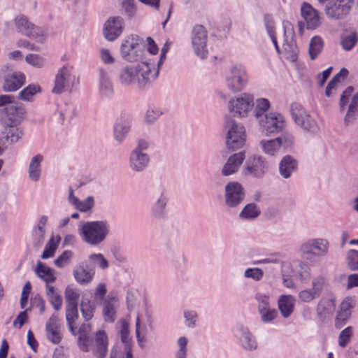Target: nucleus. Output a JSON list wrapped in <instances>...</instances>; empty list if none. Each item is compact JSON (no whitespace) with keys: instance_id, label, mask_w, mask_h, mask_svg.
I'll return each instance as SVG.
<instances>
[{"instance_id":"nucleus-18","label":"nucleus","mask_w":358,"mask_h":358,"mask_svg":"<svg viewBox=\"0 0 358 358\" xmlns=\"http://www.w3.org/2000/svg\"><path fill=\"white\" fill-rule=\"evenodd\" d=\"M225 191L226 203L230 207L236 206L243 199V188L238 182H229L227 185Z\"/></svg>"},{"instance_id":"nucleus-17","label":"nucleus","mask_w":358,"mask_h":358,"mask_svg":"<svg viewBox=\"0 0 358 358\" xmlns=\"http://www.w3.org/2000/svg\"><path fill=\"white\" fill-rule=\"evenodd\" d=\"M123 24V19L120 17H110L104 24V37L109 41L117 39L122 32Z\"/></svg>"},{"instance_id":"nucleus-37","label":"nucleus","mask_w":358,"mask_h":358,"mask_svg":"<svg viewBox=\"0 0 358 358\" xmlns=\"http://www.w3.org/2000/svg\"><path fill=\"white\" fill-rule=\"evenodd\" d=\"M324 42L320 36H315L310 40L309 44V55L312 60H314L321 52Z\"/></svg>"},{"instance_id":"nucleus-34","label":"nucleus","mask_w":358,"mask_h":358,"mask_svg":"<svg viewBox=\"0 0 358 358\" xmlns=\"http://www.w3.org/2000/svg\"><path fill=\"white\" fill-rule=\"evenodd\" d=\"M17 122H6L3 133L6 134L7 140L12 143L17 142L23 135L22 131L17 127Z\"/></svg>"},{"instance_id":"nucleus-46","label":"nucleus","mask_w":358,"mask_h":358,"mask_svg":"<svg viewBox=\"0 0 358 358\" xmlns=\"http://www.w3.org/2000/svg\"><path fill=\"white\" fill-rule=\"evenodd\" d=\"M358 37L355 33H352L348 36L342 38L341 45L345 50H350L356 45Z\"/></svg>"},{"instance_id":"nucleus-28","label":"nucleus","mask_w":358,"mask_h":358,"mask_svg":"<svg viewBox=\"0 0 358 358\" xmlns=\"http://www.w3.org/2000/svg\"><path fill=\"white\" fill-rule=\"evenodd\" d=\"M296 167V161L289 155L284 157L279 164L280 173L285 178L290 177L292 172L295 171Z\"/></svg>"},{"instance_id":"nucleus-31","label":"nucleus","mask_w":358,"mask_h":358,"mask_svg":"<svg viewBox=\"0 0 358 358\" xmlns=\"http://www.w3.org/2000/svg\"><path fill=\"white\" fill-rule=\"evenodd\" d=\"M149 161L148 157L135 150L131 156V166L136 171L143 170Z\"/></svg>"},{"instance_id":"nucleus-64","label":"nucleus","mask_w":358,"mask_h":358,"mask_svg":"<svg viewBox=\"0 0 358 358\" xmlns=\"http://www.w3.org/2000/svg\"><path fill=\"white\" fill-rule=\"evenodd\" d=\"M147 42V50L151 55H156L158 52L159 48L151 37H148L146 39Z\"/></svg>"},{"instance_id":"nucleus-61","label":"nucleus","mask_w":358,"mask_h":358,"mask_svg":"<svg viewBox=\"0 0 358 358\" xmlns=\"http://www.w3.org/2000/svg\"><path fill=\"white\" fill-rule=\"evenodd\" d=\"M115 298H110L109 299L104 300L103 303V313H115Z\"/></svg>"},{"instance_id":"nucleus-10","label":"nucleus","mask_w":358,"mask_h":358,"mask_svg":"<svg viewBox=\"0 0 358 358\" xmlns=\"http://www.w3.org/2000/svg\"><path fill=\"white\" fill-rule=\"evenodd\" d=\"M208 34L206 28L201 24H196L192 31V43L196 54L203 59L208 55L206 48Z\"/></svg>"},{"instance_id":"nucleus-7","label":"nucleus","mask_w":358,"mask_h":358,"mask_svg":"<svg viewBox=\"0 0 358 358\" xmlns=\"http://www.w3.org/2000/svg\"><path fill=\"white\" fill-rule=\"evenodd\" d=\"M353 3V0H330L325 6V14L330 19H343L350 13Z\"/></svg>"},{"instance_id":"nucleus-38","label":"nucleus","mask_w":358,"mask_h":358,"mask_svg":"<svg viewBox=\"0 0 358 358\" xmlns=\"http://www.w3.org/2000/svg\"><path fill=\"white\" fill-rule=\"evenodd\" d=\"M282 143L281 138H276L273 140L264 141H262L261 143L264 151L271 155H273L277 150L280 148V143Z\"/></svg>"},{"instance_id":"nucleus-22","label":"nucleus","mask_w":358,"mask_h":358,"mask_svg":"<svg viewBox=\"0 0 358 358\" xmlns=\"http://www.w3.org/2000/svg\"><path fill=\"white\" fill-rule=\"evenodd\" d=\"M245 157L244 152H240L231 155L224 165L222 174L224 176H227L236 173L239 166L242 164Z\"/></svg>"},{"instance_id":"nucleus-16","label":"nucleus","mask_w":358,"mask_h":358,"mask_svg":"<svg viewBox=\"0 0 358 358\" xmlns=\"http://www.w3.org/2000/svg\"><path fill=\"white\" fill-rule=\"evenodd\" d=\"M301 15L308 29H315L321 24L320 13L308 3H302Z\"/></svg>"},{"instance_id":"nucleus-42","label":"nucleus","mask_w":358,"mask_h":358,"mask_svg":"<svg viewBox=\"0 0 358 358\" xmlns=\"http://www.w3.org/2000/svg\"><path fill=\"white\" fill-rule=\"evenodd\" d=\"M358 113V92L354 94L352 101L349 105V108L345 118V122L348 124L352 121Z\"/></svg>"},{"instance_id":"nucleus-25","label":"nucleus","mask_w":358,"mask_h":358,"mask_svg":"<svg viewBox=\"0 0 358 358\" xmlns=\"http://www.w3.org/2000/svg\"><path fill=\"white\" fill-rule=\"evenodd\" d=\"M70 331L76 334V330L83 327V324H90L87 322L91 320L92 315H66Z\"/></svg>"},{"instance_id":"nucleus-6","label":"nucleus","mask_w":358,"mask_h":358,"mask_svg":"<svg viewBox=\"0 0 358 358\" xmlns=\"http://www.w3.org/2000/svg\"><path fill=\"white\" fill-rule=\"evenodd\" d=\"M13 95H0V107L4 106L5 113L8 122H18L25 113V108L20 103L15 101Z\"/></svg>"},{"instance_id":"nucleus-57","label":"nucleus","mask_w":358,"mask_h":358,"mask_svg":"<svg viewBox=\"0 0 358 358\" xmlns=\"http://www.w3.org/2000/svg\"><path fill=\"white\" fill-rule=\"evenodd\" d=\"M319 296L313 289H304L299 292V297L303 302H310Z\"/></svg>"},{"instance_id":"nucleus-29","label":"nucleus","mask_w":358,"mask_h":358,"mask_svg":"<svg viewBox=\"0 0 358 358\" xmlns=\"http://www.w3.org/2000/svg\"><path fill=\"white\" fill-rule=\"evenodd\" d=\"M348 75V71L345 68L341 69L328 83L325 90L326 96L328 97L330 96L333 93V90H336L338 87L341 81L344 80L347 78Z\"/></svg>"},{"instance_id":"nucleus-13","label":"nucleus","mask_w":358,"mask_h":358,"mask_svg":"<svg viewBox=\"0 0 358 358\" xmlns=\"http://www.w3.org/2000/svg\"><path fill=\"white\" fill-rule=\"evenodd\" d=\"M260 124L263 131L268 135L281 131L285 127V120L281 114L270 113L265 115L264 119L260 121Z\"/></svg>"},{"instance_id":"nucleus-43","label":"nucleus","mask_w":358,"mask_h":358,"mask_svg":"<svg viewBox=\"0 0 358 358\" xmlns=\"http://www.w3.org/2000/svg\"><path fill=\"white\" fill-rule=\"evenodd\" d=\"M119 324L120 328V334L121 336L122 343L124 346H127V344L128 345H131L130 343V338L129 336V331L128 322L125 320H121L119 322Z\"/></svg>"},{"instance_id":"nucleus-44","label":"nucleus","mask_w":358,"mask_h":358,"mask_svg":"<svg viewBox=\"0 0 358 358\" xmlns=\"http://www.w3.org/2000/svg\"><path fill=\"white\" fill-rule=\"evenodd\" d=\"M352 336V329L348 327L342 330L338 336V345L341 348H345L350 342Z\"/></svg>"},{"instance_id":"nucleus-2","label":"nucleus","mask_w":358,"mask_h":358,"mask_svg":"<svg viewBox=\"0 0 358 358\" xmlns=\"http://www.w3.org/2000/svg\"><path fill=\"white\" fill-rule=\"evenodd\" d=\"M158 73L154 65L143 62L136 66H126L123 69L120 73V79L123 84L137 83L142 87L155 80Z\"/></svg>"},{"instance_id":"nucleus-48","label":"nucleus","mask_w":358,"mask_h":358,"mask_svg":"<svg viewBox=\"0 0 358 358\" xmlns=\"http://www.w3.org/2000/svg\"><path fill=\"white\" fill-rule=\"evenodd\" d=\"M25 61L30 65L41 68L45 64V59L42 57L36 54H29L25 57Z\"/></svg>"},{"instance_id":"nucleus-59","label":"nucleus","mask_w":358,"mask_h":358,"mask_svg":"<svg viewBox=\"0 0 358 358\" xmlns=\"http://www.w3.org/2000/svg\"><path fill=\"white\" fill-rule=\"evenodd\" d=\"M94 205V200L92 197H88L83 201H80L76 206L81 212H87L90 210Z\"/></svg>"},{"instance_id":"nucleus-52","label":"nucleus","mask_w":358,"mask_h":358,"mask_svg":"<svg viewBox=\"0 0 358 358\" xmlns=\"http://www.w3.org/2000/svg\"><path fill=\"white\" fill-rule=\"evenodd\" d=\"M73 256V252L70 250H65L59 255L55 260V264L57 267H63L65 264H67Z\"/></svg>"},{"instance_id":"nucleus-54","label":"nucleus","mask_w":358,"mask_h":358,"mask_svg":"<svg viewBox=\"0 0 358 358\" xmlns=\"http://www.w3.org/2000/svg\"><path fill=\"white\" fill-rule=\"evenodd\" d=\"M264 21L268 34L269 36L275 34V26L273 16L270 14L264 15Z\"/></svg>"},{"instance_id":"nucleus-41","label":"nucleus","mask_w":358,"mask_h":358,"mask_svg":"<svg viewBox=\"0 0 358 358\" xmlns=\"http://www.w3.org/2000/svg\"><path fill=\"white\" fill-rule=\"evenodd\" d=\"M59 241V236L57 237V240L53 236L51 237L45 247L41 258L48 259L52 257L57 248Z\"/></svg>"},{"instance_id":"nucleus-12","label":"nucleus","mask_w":358,"mask_h":358,"mask_svg":"<svg viewBox=\"0 0 358 358\" xmlns=\"http://www.w3.org/2000/svg\"><path fill=\"white\" fill-rule=\"evenodd\" d=\"M254 106V98L248 94H243L235 99L229 101V110L234 115L244 117Z\"/></svg>"},{"instance_id":"nucleus-45","label":"nucleus","mask_w":358,"mask_h":358,"mask_svg":"<svg viewBox=\"0 0 358 358\" xmlns=\"http://www.w3.org/2000/svg\"><path fill=\"white\" fill-rule=\"evenodd\" d=\"M347 264L352 271L358 270V250H350L348 252Z\"/></svg>"},{"instance_id":"nucleus-49","label":"nucleus","mask_w":358,"mask_h":358,"mask_svg":"<svg viewBox=\"0 0 358 358\" xmlns=\"http://www.w3.org/2000/svg\"><path fill=\"white\" fill-rule=\"evenodd\" d=\"M326 278L322 275H319L313 278L312 281V289L320 296L323 288L326 285Z\"/></svg>"},{"instance_id":"nucleus-15","label":"nucleus","mask_w":358,"mask_h":358,"mask_svg":"<svg viewBox=\"0 0 358 358\" xmlns=\"http://www.w3.org/2000/svg\"><path fill=\"white\" fill-rule=\"evenodd\" d=\"M291 114L294 122L306 130L310 131L315 128V122L307 114L302 106L298 103H293L291 105Z\"/></svg>"},{"instance_id":"nucleus-39","label":"nucleus","mask_w":358,"mask_h":358,"mask_svg":"<svg viewBox=\"0 0 358 358\" xmlns=\"http://www.w3.org/2000/svg\"><path fill=\"white\" fill-rule=\"evenodd\" d=\"M255 299L258 301L259 308V313H276L275 310H271L269 308V297L268 296L257 293Z\"/></svg>"},{"instance_id":"nucleus-8","label":"nucleus","mask_w":358,"mask_h":358,"mask_svg":"<svg viewBox=\"0 0 358 358\" xmlns=\"http://www.w3.org/2000/svg\"><path fill=\"white\" fill-rule=\"evenodd\" d=\"M248 80L246 69L242 65L233 66L226 79L228 88L234 92L241 91L246 86Z\"/></svg>"},{"instance_id":"nucleus-9","label":"nucleus","mask_w":358,"mask_h":358,"mask_svg":"<svg viewBox=\"0 0 358 358\" xmlns=\"http://www.w3.org/2000/svg\"><path fill=\"white\" fill-rule=\"evenodd\" d=\"M75 80L76 76L72 73V67L64 66L55 76L52 93L60 94L68 90L73 85Z\"/></svg>"},{"instance_id":"nucleus-62","label":"nucleus","mask_w":358,"mask_h":358,"mask_svg":"<svg viewBox=\"0 0 358 358\" xmlns=\"http://www.w3.org/2000/svg\"><path fill=\"white\" fill-rule=\"evenodd\" d=\"M101 92L107 95L113 92V87L111 83L104 76L101 79Z\"/></svg>"},{"instance_id":"nucleus-14","label":"nucleus","mask_w":358,"mask_h":358,"mask_svg":"<svg viewBox=\"0 0 358 358\" xmlns=\"http://www.w3.org/2000/svg\"><path fill=\"white\" fill-rule=\"evenodd\" d=\"M15 25L18 31L22 34L33 38L40 43L44 41V36L42 31L30 22H29L27 17L24 15L18 16L15 20Z\"/></svg>"},{"instance_id":"nucleus-56","label":"nucleus","mask_w":358,"mask_h":358,"mask_svg":"<svg viewBox=\"0 0 358 358\" xmlns=\"http://www.w3.org/2000/svg\"><path fill=\"white\" fill-rule=\"evenodd\" d=\"M264 273L262 269L259 268H248L245 271V276L246 278H252L255 280H259L262 278Z\"/></svg>"},{"instance_id":"nucleus-58","label":"nucleus","mask_w":358,"mask_h":358,"mask_svg":"<svg viewBox=\"0 0 358 358\" xmlns=\"http://www.w3.org/2000/svg\"><path fill=\"white\" fill-rule=\"evenodd\" d=\"M90 259L95 262L100 268L105 269L108 268V264L107 260L101 254H92L90 256Z\"/></svg>"},{"instance_id":"nucleus-60","label":"nucleus","mask_w":358,"mask_h":358,"mask_svg":"<svg viewBox=\"0 0 358 358\" xmlns=\"http://www.w3.org/2000/svg\"><path fill=\"white\" fill-rule=\"evenodd\" d=\"M122 8L128 13L129 16H132L136 10L135 3L134 0H120Z\"/></svg>"},{"instance_id":"nucleus-36","label":"nucleus","mask_w":358,"mask_h":358,"mask_svg":"<svg viewBox=\"0 0 358 358\" xmlns=\"http://www.w3.org/2000/svg\"><path fill=\"white\" fill-rule=\"evenodd\" d=\"M295 300L291 295H282L278 301L281 313H292Z\"/></svg>"},{"instance_id":"nucleus-23","label":"nucleus","mask_w":358,"mask_h":358,"mask_svg":"<svg viewBox=\"0 0 358 358\" xmlns=\"http://www.w3.org/2000/svg\"><path fill=\"white\" fill-rule=\"evenodd\" d=\"M60 322L57 316L52 315L46 324L47 337L54 344H58L61 341L59 332Z\"/></svg>"},{"instance_id":"nucleus-20","label":"nucleus","mask_w":358,"mask_h":358,"mask_svg":"<svg viewBox=\"0 0 358 358\" xmlns=\"http://www.w3.org/2000/svg\"><path fill=\"white\" fill-rule=\"evenodd\" d=\"M25 82V75L22 72L15 71L5 78L3 90L5 92H15L21 88Z\"/></svg>"},{"instance_id":"nucleus-19","label":"nucleus","mask_w":358,"mask_h":358,"mask_svg":"<svg viewBox=\"0 0 358 358\" xmlns=\"http://www.w3.org/2000/svg\"><path fill=\"white\" fill-rule=\"evenodd\" d=\"M235 336L239 339L242 346L247 350L257 348V342L246 327L238 324L234 328Z\"/></svg>"},{"instance_id":"nucleus-47","label":"nucleus","mask_w":358,"mask_h":358,"mask_svg":"<svg viewBox=\"0 0 358 358\" xmlns=\"http://www.w3.org/2000/svg\"><path fill=\"white\" fill-rule=\"evenodd\" d=\"M270 107V102L266 99H259L257 100L256 108L255 110V116L259 117L262 116Z\"/></svg>"},{"instance_id":"nucleus-35","label":"nucleus","mask_w":358,"mask_h":358,"mask_svg":"<svg viewBox=\"0 0 358 358\" xmlns=\"http://www.w3.org/2000/svg\"><path fill=\"white\" fill-rule=\"evenodd\" d=\"M41 92V87L38 84H30L18 94V98L25 101H31L34 96Z\"/></svg>"},{"instance_id":"nucleus-50","label":"nucleus","mask_w":358,"mask_h":358,"mask_svg":"<svg viewBox=\"0 0 358 358\" xmlns=\"http://www.w3.org/2000/svg\"><path fill=\"white\" fill-rule=\"evenodd\" d=\"M129 129V122L124 123V125L121 124H116L114 128L115 136L117 140L121 141L127 134Z\"/></svg>"},{"instance_id":"nucleus-63","label":"nucleus","mask_w":358,"mask_h":358,"mask_svg":"<svg viewBox=\"0 0 358 358\" xmlns=\"http://www.w3.org/2000/svg\"><path fill=\"white\" fill-rule=\"evenodd\" d=\"M332 69V67H329L326 70L323 71L322 73L317 75V79L320 86L322 87L324 85L328 78L330 76Z\"/></svg>"},{"instance_id":"nucleus-5","label":"nucleus","mask_w":358,"mask_h":358,"mask_svg":"<svg viewBox=\"0 0 358 358\" xmlns=\"http://www.w3.org/2000/svg\"><path fill=\"white\" fill-rule=\"evenodd\" d=\"M31 291V285L27 282L24 285L20 298V308L24 310L20 313H27L28 310L34 313H41L45 311V302L44 299L38 294L35 295L30 300V306L28 308V299Z\"/></svg>"},{"instance_id":"nucleus-1","label":"nucleus","mask_w":358,"mask_h":358,"mask_svg":"<svg viewBox=\"0 0 358 358\" xmlns=\"http://www.w3.org/2000/svg\"><path fill=\"white\" fill-rule=\"evenodd\" d=\"M91 327L90 324H83L79 329L78 345L80 350L84 352L92 351L96 358H105L108 351V338L103 331L96 333L95 340L93 341L90 336Z\"/></svg>"},{"instance_id":"nucleus-11","label":"nucleus","mask_w":358,"mask_h":358,"mask_svg":"<svg viewBox=\"0 0 358 358\" xmlns=\"http://www.w3.org/2000/svg\"><path fill=\"white\" fill-rule=\"evenodd\" d=\"M246 134L243 126L233 122L228 131L227 145L229 150L234 151L242 148L245 143Z\"/></svg>"},{"instance_id":"nucleus-4","label":"nucleus","mask_w":358,"mask_h":358,"mask_svg":"<svg viewBox=\"0 0 358 358\" xmlns=\"http://www.w3.org/2000/svg\"><path fill=\"white\" fill-rule=\"evenodd\" d=\"M143 39L137 35L128 36L121 45L122 57L129 62L142 59L144 55Z\"/></svg>"},{"instance_id":"nucleus-32","label":"nucleus","mask_w":358,"mask_h":358,"mask_svg":"<svg viewBox=\"0 0 358 358\" xmlns=\"http://www.w3.org/2000/svg\"><path fill=\"white\" fill-rule=\"evenodd\" d=\"M45 293L48 298V301L52 306L55 310H59L62 305V298L57 293L55 287L50 285H46Z\"/></svg>"},{"instance_id":"nucleus-21","label":"nucleus","mask_w":358,"mask_h":358,"mask_svg":"<svg viewBox=\"0 0 358 358\" xmlns=\"http://www.w3.org/2000/svg\"><path fill=\"white\" fill-rule=\"evenodd\" d=\"M301 250L304 254L324 255L328 250V242L324 239H315L303 244Z\"/></svg>"},{"instance_id":"nucleus-24","label":"nucleus","mask_w":358,"mask_h":358,"mask_svg":"<svg viewBox=\"0 0 358 358\" xmlns=\"http://www.w3.org/2000/svg\"><path fill=\"white\" fill-rule=\"evenodd\" d=\"M266 169V164L262 157H255L250 159L246 167L245 174L255 177L262 176Z\"/></svg>"},{"instance_id":"nucleus-27","label":"nucleus","mask_w":358,"mask_h":358,"mask_svg":"<svg viewBox=\"0 0 358 358\" xmlns=\"http://www.w3.org/2000/svg\"><path fill=\"white\" fill-rule=\"evenodd\" d=\"M35 271L38 278L44 280L46 285H50L56 280L54 270L41 262L37 264Z\"/></svg>"},{"instance_id":"nucleus-55","label":"nucleus","mask_w":358,"mask_h":358,"mask_svg":"<svg viewBox=\"0 0 358 358\" xmlns=\"http://www.w3.org/2000/svg\"><path fill=\"white\" fill-rule=\"evenodd\" d=\"M353 90V87L352 86H350L347 87L346 90H344L343 92L342 93L340 99V108L341 110H343L345 109V107L348 104L349 99L351 96Z\"/></svg>"},{"instance_id":"nucleus-33","label":"nucleus","mask_w":358,"mask_h":358,"mask_svg":"<svg viewBox=\"0 0 358 358\" xmlns=\"http://www.w3.org/2000/svg\"><path fill=\"white\" fill-rule=\"evenodd\" d=\"M73 275L79 284L85 285L92 280L94 272L92 270H87L83 266H78L75 269Z\"/></svg>"},{"instance_id":"nucleus-3","label":"nucleus","mask_w":358,"mask_h":358,"mask_svg":"<svg viewBox=\"0 0 358 358\" xmlns=\"http://www.w3.org/2000/svg\"><path fill=\"white\" fill-rule=\"evenodd\" d=\"M108 231V225L106 222H87L83 224L80 236L86 243L97 245L104 240Z\"/></svg>"},{"instance_id":"nucleus-30","label":"nucleus","mask_w":358,"mask_h":358,"mask_svg":"<svg viewBox=\"0 0 358 358\" xmlns=\"http://www.w3.org/2000/svg\"><path fill=\"white\" fill-rule=\"evenodd\" d=\"M43 157L41 155L38 154L32 157L29 166V176L34 180L37 181L41 176V163Z\"/></svg>"},{"instance_id":"nucleus-53","label":"nucleus","mask_w":358,"mask_h":358,"mask_svg":"<svg viewBox=\"0 0 358 358\" xmlns=\"http://www.w3.org/2000/svg\"><path fill=\"white\" fill-rule=\"evenodd\" d=\"M355 306V301L352 297H346L341 302L340 308L341 313H350Z\"/></svg>"},{"instance_id":"nucleus-26","label":"nucleus","mask_w":358,"mask_h":358,"mask_svg":"<svg viewBox=\"0 0 358 358\" xmlns=\"http://www.w3.org/2000/svg\"><path fill=\"white\" fill-rule=\"evenodd\" d=\"M80 299L79 294L73 289L67 287L65 290L66 313H78V306Z\"/></svg>"},{"instance_id":"nucleus-51","label":"nucleus","mask_w":358,"mask_h":358,"mask_svg":"<svg viewBox=\"0 0 358 358\" xmlns=\"http://www.w3.org/2000/svg\"><path fill=\"white\" fill-rule=\"evenodd\" d=\"M188 340L187 338L182 336L178 340V350L176 352L177 358H186L187 356V345Z\"/></svg>"},{"instance_id":"nucleus-40","label":"nucleus","mask_w":358,"mask_h":358,"mask_svg":"<svg viewBox=\"0 0 358 358\" xmlns=\"http://www.w3.org/2000/svg\"><path fill=\"white\" fill-rule=\"evenodd\" d=\"M261 210L255 203L246 205L240 213V217L245 219H255L259 215Z\"/></svg>"}]
</instances>
